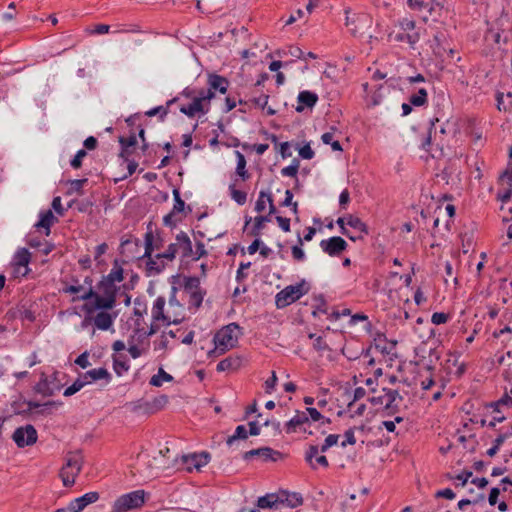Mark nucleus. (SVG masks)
Here are the masks:
<instances>
[{
  "mask_svg": "<svg viewBox=\"0 0 512 512\" xmlns=\"http://www.w3.org/2000/svg\"><path fill=\"white\" fill-rule=\"evenodd\" d=\"M145 251L142 259H146V275L155 276L160 274L166 266L165 261H173L175 259V245H169L168 249L163 253H158L155 256L152 246V231H148L144 237Z\"/></svg>",
  "mask_w": 512,
  "mask_h": 512,
  "instance_id": "nucleus-1",
  "label": "nucleus"
},
{
  "mask_svg": "<svg viewBox=\"0 0 512 512\" xmlns=\"http://www.w3.org/2000/svg\"><path fill=\"white\" fill-rule=\"evenodd\" d=\"M240 334V326L237 323H230L224 326L214 336L216 349L220 353H225L236 347Z\"/></svg>",
  "mask_w": 512,
  "mask_h": 512,
  "instance_id": "nucleus-2",
  "label": "nucleus"
},
{
  "mask_svg": "<svg viewBox=\"0 0 512 512\" xmlns=\"http://www.w3.org/2000/svg\"><path fill=\"white\" fill-rule=\"evenodd\" d=\"M308 290L304 280L296 285H289L276 294L275 304L277 308H285L307 294Z\"/></svg>",
  "mask_w": 512,
  "mask_h": 512,
  "instance_id": "nucleus-3",
  "label": "nucleus"
},
{
  "mask_svg": "<svg viewBox=\"0 0 512 512\" xmlns=\"http://www.w3.org/2000/svg\"><path fill=\"white\" fill-rule=\"evenodd\" d=\"M144 503V490H135L118 497L112 505L111 512H128L140 508Z\"/></svg>",
  "mask_w": 512,
  "mask_h": 512,
  "instance_id": "nucleus-4",
  "label": "nucleus"
},
{
  "mask_svg": "<svg viewBox=\"0 0 512 512\" xmlns=\"http://www.w3.org/2000/svg\"><path fill=\"white\" fill-rule=\"evenodd\" d=\"M83 459L80 453H70L66 458V464L60 471V477L64 486L69 487L75 483V478L82 468Z\"/></svg>",
  "mask_w": 512,
  "mask_h": 512,
  "instance_id": "nucleus-5",
  "label": "nucleus"
},
{
  "mask_svg": "<svg viewBox=\"0 0 512 512\" xmlns=\"http://www.w3.org/2000/svg\"><path fill=\"white\" fill-rule=\"evenodd\" d=\"M214 98V93L210 91H204V89L200 90L198 95L193 97L192 102L188 105H182L180 107V112L192 118L197 113H206L208 108L205 106L209 105L211 99Z\"/></svg>",
  "mask_w": 512,
  "mask_h": 512,
  "instance_id": "nucleus-6",
  "label": "nucleus"
},
{
  "mask_svg": "<svg viewBox=\"0 0 512 512\" xmlns=\"http://www.w3.org/2000/svg\"><path fill=\"white\" fill-rule=\"evenodd\" d=\"M94 300V307H98L101 310H110L114 308L116 304V297L113 295H100L93 290V287L87 288L83 294L73 297V301L78 300Z\"/></svg>",
  "mask_w": 512,
  "mask_h": 512,
  "instance_id": "nucleus-7",
  "label": "nucleus"
},
{
  "mask_svg": "<svg viewBox=\"0 0 512 512\" xmlns=\"http://www.w3.org/2000/svg\"><path fill=\"white\" fill-rule=\"evenodd\" d=\"M166 304V300L164 297L159 296L156 298L153 307H152V318L155 321L162 320L167 325L170 324H179L183 320V316L174 314L173 316L169 314L164 313V307Z\"/></svg>",
  "mask_w": 512,
  "mask_h": 512,
  "instance_id": "nucleus-8",
  "label": "nucleus"
},
{
  "mask_svg": "<svg viewBox=\"0 0 512 512\" xmlns=\"http://www.w3.org/2000/svg\"><path fill=\"white\" fill-rule=\"evenodd\" d=\"M12 438L18 447L23 448L36 443L38 435L35 427L31 424H27L23 427L17 428L14 431Z\"/></svg>",
  "mask_w": 512,
  "mask_h": 512,
  "instance_id": "nucleus-9",
  "label": "nucleus"
},
{
  "mask_svg": "<svg viewBox=\"0 0 512 512\" xmlns=\"http://www.w3.org/2000/svg\"><path fill=\"white\" fill-rule=\"evenodd\" d=\"M98 492H88L81 497L72 500L66 508L57 509L58 512H81L88 505L99 500Z\"/></svg>",
  "mask_w": 512,
  "mask_h": 512,
  "instance_id": "nucleus-10",
  "label": "nucleus"
},
{
  "mask_svg": "<svg viewBox=\"0 0 512 512\" xmlns=\"http://www.w3.org/2000/svg\"><path fill=\"white\" fill-rule=\"evenodd\" d=\"M321 249L330 256H337L347 248L346 241L339 237L333 236L320 242Z\"/></svg>",
  "mask_w": 512,
  "mask_h": 512,
  "instance_id": "nucleus-11",
  "label": "nucleus"
},
{
  "mask_svg": "<svg viewBox=\"0 0 512 512\" xmlns=\"http://www.w3.org/2000/svg\"><path fill=\"white\" fill-rule=\"evenodd\" d=\"M57 405H61V403H57L55 401H48L44 404H40L38 402L29 401L26 403V408L19 411V414H26L30 413L33 415H42V416H48L52 413L51 409L52 407H55Z\"/></svg>",
  "mask_w": 512,
  "mask_h": 512,
  "instance_id": "nucleus-12",
  "label": "nucleus"
},
{
  "mask_svg": "<svg viewBox=\"0 0 512 512\" xmlns=\"http://www.w3.org/2000/svg\"><path fill=\"white\" fill-rule=\"evenodd\" d=\"M35 391L44 397L54 395L60 390V385L56 383L55 377L49 378L45 373L41 374L39 382L34 387Z\"/></svg>",
  "mask_w": 512,
  "mask_h": 512,
  "instance_id": "nucleus-13",
  "label": "nucleus"
},
{
  "mask_svg": "<svg viewBox=\"0 0 512 512\" xmlns=\"http://www.w3.org/2000/svg\"><path fill=\"white\" fill-rule=\"evenodd\" d=\"M181 461L188 471H191L193 468L199 470L201 467L209 463L210 455L206 452H202L199 454L195 453L191 455H182Z\"/></svg>",
  "mask_w": 512,
  "mask_h": 512,
  "instance_id": "nucleus-14",
  "label": "nucleus"
},
{
  "mask_svg": "<svg viewBox=\"0 0 512 512\" xmlns=\"http://www.w3.org/2000/svg\"><path fill=\"white\" fill-rule=\"evenodd\" d=\"M176 241L170 245H175V255L180 253L182 258L193 256L192 242L187 233L181 231L176 235Z\"/></svg>",
  "mask_w": 512,
  "mask_h": 512,
  "instance_id": "nucleus-15",
  "label": "nucleus"
},
{
  "mask_svg": "<svg viewBox=\"0 0 512 512\" xmlns=\"http://www.w3.org/2000/svg\"><path fill=\"white\" fill-rule=\"evenodd\" d=\"M255 456H260L266 461L267 460L277 461L278 459H280L282 457V454H281V452L273 450L270 447H261L258 449H253V450L245 452L243 455V459L250 460Z\"/></svg>",
  "mask_w": 512,
  "mask_h": 512,
  "instance_id": "nucleus-16",
  "label": "nucleus"
},
{
  "mask_svg": "<svg viewBox=\"0 0 512 512\" xmlns=\"http://www.w3.org/2000/svg\"><path fill=\"white\" fill-rule=\"evenodd\" d=\"M86 382V385L92 384L93 382L103 380L104 384L107 385L110 383L112 376L108 372L106 368H96L88 370L87 372L81 374Z\"/></svg>",
  "mask_w": 512,
  "mask_h": 512,
  "instance_id": "nucleus-17",
  "label": "nucleus"
},
{
  "mask_svg": "<svg viewBox=\"0 0 512 512\" xmlns=\"http://www.w3.org/2000/svg\"><path fill=\"white\" fill-rule=\"evenodd\" d=\"M207 83L209 88L206 91H210L214 94L215 91H218L221 94H225L229 87V81L227 80V78L213 73L208 75Z\"/></svg>",
  "mask_w": 512,
  "mask_h": 512,
  "instance_id": "nucleus-18",
  "label": "nucleus"
},
{
  "mask_svg": "<svg viewBox=\"0 0 512 512\" xmlns=\"http://www.w3.org/2000/svg\"><path fill=\"white\" fill-rule=\"evenodd\" d=\"M298 105L296 106L297 112H302L305 107L312 108L318 101V95L314 92L304 90L298 94Z\"/></svg>",
  "mask_w": 512,
  "mask_h": 512,
  "instance_id": "nucleus-19",
  "label": "nucleus"
},
{
  "mask_svg": "<svg viewBox=\"0 0 512 512\" xmlns=\"http://www.w3.org/2000/svg\"><path fill=\"white\" fill-rule=\"evenodd\" d=\"M309 421V418L306 414V412L303 411H297L295 416L292 417L286 424H285V431L286 433H295L298 431V429L301 428L304 424H306Z\"/></svg>",
  "mask_w": 512,
  "mask_h": 512,
  "instance_id": "nucleus-20",
  "label": "nucleus"
},
{
  "mask_svg": "<svg viewBox=\"0 0 512 512\" xmlns=\"http://www.w3.org/2000/svg\"><path fill=\"white\" fill-rule=\"evenodd\" d=\"M151 462V459H149L147 455H138V472L145 478H154L158 476V471H155Z\"/></svg>",
  "mask_w": 512,
  "mask_h": 512,
  "instance_id": "nucleus-21",
  "label": "nucleus"
},
{
  "mask_svg": "<svg viewBox=\"0 0 512 512\" xmlns=\"http://www.w3.org/2000/svg\"><path fill=\"white\" fill-rule=\"evenodd\" d=\"M383 392V398L385 400V409L389 411V414L397 411L398 405L396 404V401H402V396L399 394L397 390L384 388Z\"/></svg>",
  "mask_w": 512,
  "mask_h": 512,
  "instance_id": "nucleus-22",
  "label": "nucleus"
},
{
  "mask_svg": "<svg viewBox=\"0 0 512 512\" xmlns=\"http://www.w3.org/2000/svg\"><path fill=\"white\" fill-rule=\"evenodd\" d=\"M115 316L112 314L106 312V311H100L98 312L94 318L93 323L99 330L106 331L111 328L113 325Z\"/></svg>",
  "mask_w": 512,
  "mask_h": 512,
  "instance_id": "nucleus-23",
  "label": "nucleus"
},
{
  "mask_svg": "<svg viewBox=\"0 0 512 512\" xmlns=\"http://www.w3.org/2000/svg\"><path fill=\"white\" fill-rule=\"evenodd\" d=\"M39 217H40V219L35 224V227L36 228H44L46 230L45 234L48 236L50 234V227L53 225V223L57 219L51 210H46V211L40 212Z\"/></svg>",
  "mask_w": 512,
  "mask_h": 512,
  "instance_id": "nucleus-24",
  "label": "nucleus"
},
{
  "mask_svg": "<svg viewBox=\"0 0 512 512\" xmlns=\"http://www.w3.org/2000/svg\"><path fill=\"white\" fill-rule=\"evenodd\" d=\"M241 359L239 357H227L223 360H221L217 364V371L218 372H224L228 370H236L240 367Z\"/></svg>",
  "mask_w": 512,
  "mask_h": 512,
  "instance_id": "nucleus-25",
  "label": "nucleus"
},
{
  "mask_svg": "<svg viewBox=\"0 0 512 512\" xmlns=\"http://www.w3.org/2000/svg\"><path fill=\"white\" fill-rule=\"evenodd\" d=\"M235 156L237 160L236 166V174L241 177L243 181H246L250 178V174L246 170V159L245 156L240 151H235Z\"/></svg>",
  "mask_w": 512,
  "mask_h": 512,
  "instance_id": "nucleus-26",
  "label": "nucleus"
},
{
  "mask_svg": "<svg viewBox=\"0 0 512 512\" xmlns=\"http://www.w3.org/2000/svg\"><path fill=\"white\" fill-rule=\"evenodd\" d=\"M98 289L104 295H113L117 297L118 287L116 286V283L109 280L105 276L99 282Z\"/></svg>",
  "mask_w": 512,
  "mask_h": 512,
  "instance_id": "nucleus-27",
  "label": "nucleus"
},
{
  "mask_svg": "<svg viewBox=\"0 0 512 512\" xmlns=\"http://www.w3.org/2000/svg\"><path fill=\"white\" fill-rule=\"evenodd\" d=\"M420 39L418 32H400L394 36V40L397 42H407L410 46H414Z\"/></svg>",
  "mask_w": 512,
  "mask_h": 512,
  "instance_id": "nucleus-28",
  "label": "nucleus"
},
{
  "mask_svg": "<svg viewBox=\"0 0 512 512\" xmlns=\"http://www.w3.org/2000/svg\"><path fill=\"white\" fill-rule=\"evenodd\" d=\"M347 225H349L350 227H352L353 229L358 231L361 236H362V234H364V235L368 234L367 225L360 218H358L356 216L348 215L347 216Z\"/></svg>",
  "mask_w": 512,
  "mask_h": 512,
  "instance_id": "nucleus-29",
  "label": "nucleus"
},
{
  "mask_svg": "<svg viewBox=\"0 0 512 512\" xmlns=\"http://www.w3.org/2000/svg\"><path fill=\"white\" fill-rule=\"evenodd\" d=\"M173 380V377L165 372L163 368H160L158 370V373L156 375H153L150 379V384L155 387H160L163 385L164 382H171Z\"/></svg>",
  "mask_w": 512,
  "mask_h": 512,
  "instance_id": "nucleus-30",
  "label": "nucleus"
},
{
  "mask_svg": "<svg viewBox=\"0 0 512 512\" xmlns=\"http://www.w3.org/2000/svg\"><path fill=\"white\" fill-rule=\"evenodd\" d=\"M278 503V497L275 494H267L259 497L257 500V506L261 509L276 507Z\"/></svg>",
  "mask_w": 512,
  "mask_h": 512,
  "instance_id": "nucleus-31",
  "label": "nucleus"
},
{
  "mask_svg": "<svg viewBox=\"0 0 512 512\" xmlns=\"http://www.w3.org/2000/svg\"><path fill=\"white\" fill-rule=\"evenodd\" d=\"M247 437L248 431L246 427L244 425H239L236 427L234 434L228 437L226 443L229 447H232L237 440H245Z\"/></svg>",
  "mask_w": 512,
  "mask_h": 512,
  "instance_id": "nucleus-32",
  "label": "nucleus"
},
{
  "mask_svg": "<svg viewBox=\"0 0 512 512\" xmlns=\"http://www.w3.org/2000/svg\"><path fill=\"white\" fill-rule=\"evenodd\" d=\"M427 95V90L421 88L409 97V102L416 107L423 106L427 102Z\"/></svg>",
  "mask_w": 512,
  "mask_h": 512,
  "instance_id": "nucleus-33",
  "label": "nucleus"
},
{
  "mask_svg": "<svg viewBox=\"0 0 512 512\" xmlns=\"http://www.w3.org/2000/svg\"><path fill=\"white\" fill-rule=\"evenodd\" d=\"M86 385V382L83 378L82 375H80L72 385H70L69 387H67L65 390H64V393L63 395L65 397H69V396H72L74 395L75 393H77L78 391H80L84 386Z\"/></svg>",
  "mask_w": 512,
  "mask_h": 512,
  "instance_id": "nucleus-34",
  "label": "nucleus"
},
{
  "mask_svg": "<svg viewBox=\"0 0 512 512\" xmlns=\"http://www.w3.org/2000/svg\"><path fill=\"white\" fill-rule=\"evenodd\" d=\"M229 191L231 198L238 204V205H244L247 201V194L246 192L240 191L236 189L235 183H232L229 185Z\"/></svg>",
  "mask_w": 512,
  "mask_h": 512,
  "instance_id": "nucleus-35",
  "label": "nucleus"
},
{
  "mask_svg": "<svg viewBox=\"0 0 512 512\" xmlns=\"http://www.w3.org/2000/svg\"><path fill=\"white\" fill-rule=\"evenodd\" d=\"M375 348L381 351L383 354H389L391 349L395 346V343H392L391 347L387 346V339L385 335L379 334L375 339Z\"/></svg>",
  "mask_w": 512,
  "mask_h": 512,
  "instance_id": "nucleus-36",
  "label": "nucleus"
},
{
  "mask_svg": "<svg viewBox=\"0 0 512 512\" xmlns=\"http://www.w3.org/2000/svg\"><path fill=\"white\" fill-rule=\"evenodd\" d=\"M15 264L20 267H27L30 262V253L27 249L23 248L15 255Z\"/></svg>",
  "mask_w": 512,
  "mask_h": 512,
  "instance_id": "nucleus-37",
  "label": "nucleus"
},
{
  "mask_svg": "<svg viewBox=\"0 0 512 512\" xmlns=\"http://www.w3.org/2000/svg\"><path fill=\"white\" fill-rule=\"evenodd\" d=\"M105 277L115 283H120L124 279L123 268L120 265H118L117 262H115L110 273L108 275H106Z\"/></svg>",
  "mask_w": 512,
  "mask_h": 512,
  "instance_id": "nucleus-38",
  "label": "nucleus"
},
{
  "mask_svg": "<svg viewBox=\"0 0 512 512\" xmlns=\"http://www.w3.org/2000/svg\"><path fill=\"white\" fill-rule=\"evenodd\" d=\"M119 142H120V144H121V146H122V151H121V153H120V155H119V156H120V157H122V158H124V157H125V154H126V152H127V149H128L129 147H132V146L136 145V143H137V138H136V136L133 134V135L129 136L128 138L120 137V138H119Z\"/></svg>",
  "mask_w": 512,
  "mask_h": 512,
  "instance_id": "nucleus-39",
  "label": "nucleus"
},
{
  "mask_svg": "<svg viewBox=\"0 0 512 512\" xmlns=\"http://www.w3.org/2000/svg\"><path fill=\"white\" fill-rule=\"evenodd\" d=\"M320 451V448L316 445H311L307 449L305 453V460L310 465L312 469H316V464L314 463L313 459L318 456V453Z\"/></svg>",
  "mask_w": 512,
  "mask_h": 512,
  "instance_id": "nucleus-40",
  "label": "nucleus"
},
{
  "mask_svg": "<svg viewBox=\"0 0 512 512\" xmlns=\"http://www.w3.org/2000/svg\"><path fill=\"white\" fill-rule=\"evenodd\" d=\"M270 221L269 217L268 216H257L255 217L254 219V225H253V228L251 230V234L253 236H259L260 235V232L261 230L263 229L264 227V224L266 222Z\"/></svg>",
  "mask_w": 512,
  "mask_h": 512,
  "instance_id": "nucleus-41",
  "label": "nucleus"
},
{
  "mask_svg": "<svg viewBox=\"0 0 512 512\" xmlns=\"http://www.w3.org/2000/svg\"><path fill=\"white\" fill-rule=\"evenodd\" d=\"M113 367L118 375H122L123 372H126L129 369L127 361L122 359L120 356L113 358Z\"/></svg>",
  "mask_w": 512,
  "mask_h": 512,
  "instance_id": "nucleus-42",
  "label": "nucleus"
},
{
  "mask_svg": "<svg viewBox=\"0 0 512 512\" xmlns=\"http://www.w3.org/2000/svg\"><path fill=\"white\" fill-rule=\"evenodd\" d=\"M184 289L187 293L200 290V280L197 277H188L184 281Z\"/></svg>",
  "mask_w": 512,
  "mask_h": 512,
  "instance_id": "nucleus-43",
  "label": "nucleus"
},
{
  "mask_svg": "<svg viewBox=\"0 0 512 512\" xmlns=\"http://www.w3.org/2000/svg\"><path fill=\"white\" fill-rule=\"evenodd\" d=\"M338 226L341 229V233L345 236H347L350 240L356 241L358 239H361V235H351L349 231L345 228V224H347V216L346 217H339L336 221Z\"/></svg>",
  "mask_w": 512,
  "mask_h": 512,
  "instance_id": "nucleus-44",
  "label": "nucleus"
},
{
  "mask_svg": "<svg viewBox=\"0 0 512 512\" xmlns=\"http://www.w3.org/2000/svg\"><path fill=\"white\" fill-rule=\"evenodd\" d=\"M174 196V205H173V213H181L185 208V202L180 197V192L178 189L173 190Z\"/></svg>",
  "mask_w": 512,
  "mask_h": 512,
  "instance_id": "nucleus-45",
  "label": "nucleus"
},
{
  "mask_svg": "<svg viewBox=\"0 0 512 512\" xmlns=\"http://www.w3.org/2000/svg\"><path fill=\"white\" fill-rule=\"evenodd\" d=\"M96 310H99V309H98V307H94V301L93 302H86L82 306V311L85 313L84 323L93 320V318H94L93 314H94V312Z\"/></svg>",
  "mask_w": 512,
  "mask_h": 512,
  "instance_id": "nucleus-46",
  "label": "nucleus"
},
{
  "mask_svg": "<svg viewBox=\"0 0 512 512\" xmlns=\"http://www.w3.org/2000/svg\"><path fill=\"white\" fill-rule=\"evenodd\" d=\"M298 244L292 247V256L296 261H303L305 259V253L301 246L303 245V240L300 236H298Z\"/></svg>",
  "mask_w": 512,
  "mask_h": 512,
  "instance_id": "nucleus-47",
  "label": "nucleus"
},
{
  "mask_svg": "<svg viewBox=\"0 0 512 512\" xmlns=\"http://www.w3.org/2000/svg\"><path fill=\"white\" fill-rule=\"evenodd\" d=\"M298 169H299V161L297 159H294L292 161L291 165L284 167L281 170V174L283 176H287V177H295L298 173Z\"/></svg>",
  "mask_w": 512,
  "mask_h": 512,
  "instance_id": "nucleus-48",
  "label": "nucleus"
},
{
  "mask_svg": "<svg viewBox=\"0 0 512 512\" xmlns=\"http://www.w3.org/2000/svg\"><path fill=\"white\" fill-rule=\"evenodd\" d=\"M270 192L260 191L258 199L255 203V211L260 213L265 210L267 202V196H269Z\"/></svg>",
  "mask_w": 512,
  "mask_h": 512,
  "instance_id": "nucleus-49",
  "label": "nucleus"
},
{
  "mask_svg": "<svg viewBox=\"0 0 512 512\" xmlns=\"http://www.w3.org/2000/svg\"><path fill=\"white\" fill-rule=\"evenodd\" d=\"M339 440V435L337 434H330L328 435L322 446L320 447V452L325 453L330 447L336 445Z\"/></svg>",
  "mask_w": 512,
  "mask_h": 512,
  "instance_id": "nucleus-50",
  "label": "nucleus"
},
{
  "mask_svg": "<svg viewBox=\"0 0 512 512\" xmlns=\"http://www.w3.org/2000/svg\"><path fill=\"white\" fill-rule=\"evenodd\" d=\"M87 289L84 288V285L81 284H73L63 288V292L66 294H77V296L83 294Z\"/></svg>",
  "mask_w": 512,
  "mask_h": 512,
  "instance_id": "nucleus-51",
  "label": "nucleus"
},
{
  "mask_svg": "<svg viewBox=\"0 0 512 512\" xmlns=\"http://www.w3.org/2000/svg\"><path fill=\"white\" fill-rule=\"evenodd\" d=\"M87 155V152L85 149H80L76 155L74 156V158L71 160L70 162V165L74 168V169H79L82 165V160L84 157H86Z\"/></svg>",
  "mask_w": 512,
  "mask_h": 512,
  "instance_id": "nucleus-52",
  "label": "nucleus"
},
{
  "mask_svg": "<svg viewBox=\"0 0 512 512\" xmlns=\"http://www.w3.org/2000/svg\"><path fill=\"white\" fill-rule=\"evenodd\" d=\"M500 405L512 406V397L508 393H505L498 401L491 404L494 411L499 412L498 407Z\"/></svg>",
  "mask_w": 512,
  "mask_h": 512,
  "instance_id": "nucleus-53",
  "label": "nucleus"
},
{
  "mask_svg": "<svg viewBox=\"0 0 512 512\" xmlns=\"http://www.w3.org/2000/svg\"><path fill=\"white\" fill-rule=\"evenodd\" d=\"M189 304L195 306L196 308L200 307L203 301V294L200 290L190 292Z\"/></svg>",
  "mask_w": 512,
  "mask_h": 512,
  "instance_id": "nucleus-54",
  "label": "nucleus"
},
{
  "mask_svg": "<svg viewBox=\"0 0 512 512\" xmlns=\"http://www.w3.org/2000/svg\"><path fill=\"white\" fill-rule=\"evenodd\" d=\"M344 436H345V441H343L341 443L342 447H345L346 445H354L356 443V438L354 435L353 428H349L348 430H346L344 433Z\"/></svg>",
  "mask_w": 512,
  "mask_h": 512,
  "instance_id": "nucleus-55",
  "label": "nucleus"
},
{
  "mask_svg": "<svg viewBox=\"0 0 512 512\" xmlns=\"http://www.w3.org/2000/svg\"><path fill=\"white\" fill-rule=\"evenodd\" d=\"M315 153L309 144H305L299 149V156L303 159L310 160L314 157Z\"/></svg>",
  "mask_w": 512,
  "mask_h": 512,
  "instance_id": "nucleus-56",
  "label": "nucleus"
},
{
  "mask_svg": "<svg viewBox=\"0 0 512 512\" xmlns=\"http://www.w3.org/2000/svg\"><path fill=\"white\" fill-rule=\"evenodd\" d=\"M415 21L413 20H410V19H403L402 21H400V28L403 32H409V33H412V32H415Z\"/></svg>",
  "mask_w": 512,
  "mask_h": 512,
  "instance_id": "nucleus-57",
  "label": "nucleus"
},
{
  "mask_svg": "<svg viewBox=\"0 0 512 512\" xmlns=\"http://www.w3.org/2000/svg\"><path fill=\"white\" fill-rule=\"evenodd\" d=\"M431 321L435 325L444 324L448 321V315L443 312H435L432 315Z\"/></svg>",
  "mask_w": 512,
  "mask_h": 512,
  "instance_id": "nucleus-58",
  "label": "nucleus"
},
{
  "mask_svg": "<svg viewBox=\"0 0 512 512\" xmlns=\"http://www.w3.org/2000/svg\"><path fill=\"white\" fill-rule=\"evenodd\" d=\"M75 364H77L78 366H80L81 368L85 369L87 368L88 366H90V362H89V358H88V353L87 352H84L82 354H80L76 360H75Z\"/></svg>",
  "mask_w": 512,
  "mask_h": 512,
  "instance_id": "nucleus-59",
  "label": "nucleus"
},
{
  "mask_svg": "<svg viewBox=\"0 0 512 512\" xmlns=\"http://www.w3.org/2000/svg\"><path fill=\"white\" fill-rule=\"evenodd\" d=\"M87 181L88 180L86 178L72 180L70 182L71 190H73L74 192H77V193H81L82 188H83L84 184L87 183Z\"/></svg>",
  "mask_w": 512,
  "mask_h": 512,
  "instance_id": "nucleus-60",
  "label": "nucleus"
},
{
  "mask_svg": "<svg viewBox=\"0 0 512 512\" xmlns=\"http://www.w3.org/2000/svg\"><path fill=\"white\" fill-rule=\"evenodd\" d=\"M167 113H168V111L166 108H164L163 106H158V107H154V108L150 109L149 111H147L146 115L149 117H153L157 114H160V117L164 118L167 115Z\"/></svg>",
  "mask_w": 512,
  "mask_h": 512,
  "instance_id": "nucleus-61",
  "label": "nucleus"
},
{
  "mask_svg": "<svg viewBox=\"0 0 512 512\" xmlns=\"http://www.w3.org/2000/svg\"><path fill=\"white\" fill-rule=\"evenodd\" d=\"M277 383V376L275 372H272V376L265 381V390L267 393H271L274 390Z\"/></svg>",
  "mask_w": 512,
  "mask_h": 512,
  "instance_id": "nucleus-62",
  "label": "nucleus"
},
{
  "mask_svg": "<svg viewBox=\"0 0 512 512\" xmlns=\"http://www.w3.org/2000/svg\"><path fill=\"white\" fill-rule=\"evenodd\" d=\"M435 496L437 498H446V499L452 500L455 498V493L450 488H446V489L437 491Z\"/></svg>",
  "mask_w": 512,
  "mask_h": 512,
  "instance_id": "nucleus-63",
  "label": "nucleus"
},
{
  "mask_svg": "<svg viewBox=\"0 0 512 512\" xmlns=\"http://www.w3.org/2000/svg\"><path fill=\"white\" fill-rule=\"evenodd\" d=\"M52 208L55 210V212L58 215L63 216L64 208L62 207L61 197L57 196V197L53 198V200H52Z\"/></svg>",
  "mask_w": 512,
  "mask_h": 512,
  "instance_id": "nucleus-64",
  "label": "nucleus"
}]
</instances>
